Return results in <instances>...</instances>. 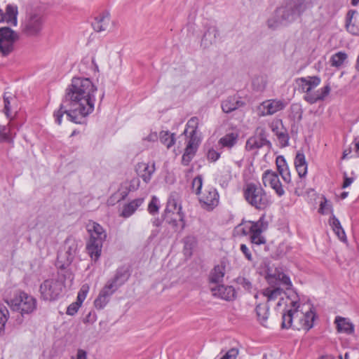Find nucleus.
Listing matches in <instances>:
<instances>
[{"label":"nucleus","instance_id":"f257e3e1","mask_svg":"<svg viewBox=\"0 0 359 359\" xmlns=\"http://www.w3.org/2000/svg\"><path fill=\"white\" fill-rule=\"evenodd\" d=\"M97 90L90 79L73 78L72 83L66 89L59 109L53 113L55 123L60 125L64 114H66L73 123H86V118L94 111Z\"/></svg>","mask_w":359,"mask_h":359},{"label":"nucleus","instance_id":"f03ea898","mask_svg":"<svg viewBox=\"0 0 359 359\" xmlns=\"http://www.w3.org/2000/svg\"><path fill=\"white\" fill-rule=\"evenodd\" d=\"M313 0H287L276 8L267 20L271 29L286 27L296 21L308 9L313 7Z\"/></svg>","mask_w":359,"mask_h":359},{"label":"nucleus","instance_id":"7ed1b4c3","mask_svg":"<svg viewBox=\"0 0 359 359\" xmlns=\"http://www.w3.org/2000/svg\"><path fill=\"white\" fill-rule=\"evenodd\" d=\"M287 298L290 299L289 308L285 309L282 316L281 327L288 329L292 326L293 320L297 319L303 329L309 330L313 326L316 318L315 312L311 308L304 313L299 310L300 304L297 294L294 292H290Z\"/></svg>","mask_w":359,"mask_h":359},{"label":"nucleus","instance_id":"20e7f679","mask_svg":"<svg viewBox=\"0 0 359 359\" xmlns=\"http://www.w3.org/2000/svg\"><path fill=\"white\" fill-rule=\"evenodd\" d=\"M46 15L43 8L39 5H28L21 20L22 34L29 38H39L43 32Z\"/></svg>","mask_w":359,"mask_h":359},{"label":"nucleus","instance_id":"39448f33","mask_svg":"<svg viewBox=\"0 0 359 359\" xmlns=\"http://www.w3.org/2000/svg\"><path fill=\"white\" fill-rule=\"evenodd\" d=\"M243 195L248 204L257 210H264L273 203L271 196L259 183L245 184L243 189Z\"/></svg>","mask_w":359,"mask_h":359},{"label":"nucleus","instance_id":"423d86ee","mask_svg":"<svg viewBox=\"0 0 359 359\" xmlns=\"http://www.w3.org/2000/svg\"><path fill=\"white\" fill-rule=\"evenodd\" d=\"M87 230L90 234V238L86 245V250L91 259L96 261L101 255L103 242L107 238V233L100 224L93 221L88 222Z\"/></svg>","mask_w":359,"mask_h":359},{"label":"nucleus","instance_id":"0eeeda50","mask_svg":"<svg viewBox=\"0 0 359 359\" xmlns=\"http://www.w3.org/2000/svg\"><path fill=\"white\" fill-rule=\"evenodd\" d=\"M264 217L256 222L244 221L237 225L234 229V233L238 236H250V241L255 245H262L266 243V238L262 236L264 230Z\"/></svg>","mask_w":359,"mask_h":359},{"label":"nucleus","instance_id":"6e6552de","mask_svg":"<svg viewBox=\"0 0 359 359\" xmlns=\"http://www.w3.org/2000/svg\"><path fill=\"white\" fill-rule=\"evenodd\" d=\"M13 311L22 314H30L36 309V299L32 295L23 292H18L9 303Z\"/></svg>","mask_w":359,"mask_h":359},{"label":"nucleus","instance_id":"1a4fd4ad","mask_svg":"<svg viewBox=\"0 0 359 359\" xmlns=\"http://www.w3.org/2000/svg\"><path fill=\"white\" fill-rule=\"evenodd\" d=\"M64 255L60 254L57 257L59 268L69 266L74 260L79 251V241L72 236L66 238L64 243Z\"/></svg>","mask_w":359,"mask_h":359},{"label":"nucleus","instance_id":"9d476101","mask_svg":"<svg viewBox=\"0 0 359 359\" xmlns=\"http://www.w3.org/2000/svg\"><path fill=\"white\" fill-rule=\"evenodd\" d=\"M62 290V283L55 279L46 280L40 286L41 297L46 301L57 299L60 296Z\"/></svg>","mask_w":359,"mask_h":359},{"label":"nucleus","instance_id":"9b49d317","mask_svg":"<svg viewBox=\"0 0 359 359\" xmlns=\"http://www.w3.org/2000/svg\"><path fill=\"white\" fill-rule=\"evenodd\" d=\"M198 201L203 209L211 211L218 205L219 195L215 188L208 187L198 196Z\"/></svg>","mask_w":359,"mask_h":359},{"label":"nucleus","instance_id":"f8f14e48","mask_svg":"<svg viewBox=\"0 0 359 359\" xmlns=\"http://www.w3.org/2000/svg\"><path fill=\"white\" fill-rule=\"evenodd\" d=\"M262 181L265 187H270L279 197L285 194V190L276 172L266 170L262 174Z\"/></svg>","mask_w":359,"mask_h":359},{"label":"nucleus","instance_id":"ddd939ff","mask_svg":"<svg viewBox=\"0 0 359 359\" xmlns=\"http://www.w3.org/2000/svg\"><path fill=\"white\" fill-rule=\"evenodd\" d=\"M287 105V102L283 100L271 99L262 102L259 109L261 116H270L283 110Z\"/></svg>","mask_w":359,"mask_h":359},{"label":"nucleus","instance_id":"4468645a","mask_svg":"<svg viewBox=\"0 0 359 359\" xmlns=\"http://www.w3.org/2000/svg\"><path fill=\"white\" fill-rule=\"evenodd\" d=\"M266 278L269 285L273 284L280 287L283 286L286 290H290L292 286L290 277L278 271H276L273 273H268Z\"/></svg>","mask_w":359,"mask_h":359},{"label":"nucleus","instance_id":"2eb2a0df","mask_svg":"<svg viewBox=\"0 0 359 359\" xmlns=\"http://www.w3.org/2000/svg\"><path fill=\"white\" fill-rule=\"evenodd\" d=\"M163 219L175 231L182 232L186 226L184 213H177L170 215H163Z\"/></svg>","mask_w":359,"mask_h":359},{"label":"nucleus","instance_id":"dca6fc26","mask_svg":"<svg viewBox=\"0 0 359 359\" xmlns=\"http://www.w3.org/2000/svg\"><path fill=\"white\" fill-rule=\"evenodd\" d=\"M156 170L155 163H138L136 165V171L138 175L145 183L151 181V177Z\"/></svg>","mask_w":359,"mask_h":359},{"label":"nucleus","instance_id":"f3484780","mask_svg":"<svg viewBox=\"0 0 359 359\" xmlns=\"http://www.w3.org/2000/svg\"><path fill=\"white\" fill-rule=\"evenodd\" d=\"M297 83L299 90L309 94L320 83V79L317 76L301 77L297 79Z\"/></svg>","mask_w":359,"mask_h":359},{"label":"nucleus","instance_id":"a211bd4d","mask_svg":"<svg viewBox=\"0 0 359 359\" xmlns=\"http://www.w3.org/2000/svg\"><path fill=\"white\" fill-rule=\"evenodd\" d=\"M18 7L15 5L8 4L6 8V12L0 8V22H6L13 26L18 25Z\"/></svg>","mask_w":359,"mask_h":359},{"label":"nucleus","instance_id":"6ab92c4d","mask_svg":"<svg viewBox=\"0 0 359 359\" xmlns=\"http://www.w3.org/2000/svg\"><path fill=\"white\" fill-rule=\"evenodd\" d=\"M330 90V86L329 85H326L323 88H321L315 92H311L309 94H305L304 100L311 104H315L318 101L324 100V99L329 95Z\"/></svg>","mask_w":359,"mask_h":359},{"label":"nucleus","instance_id":"aec40b11","mask_svg":"<svg viewBox=\"0 0 359 359\" xmlns=\"http://www.w3.org/2000/svg\"><path fill=\"white\" fill-rule=\"evenodd\" d=\"M211 290L214 296L227 301L233 299L236 294L235 290L232 286L218 285L215 287H211Z\"/></svg>","mask_w":359,"mask_h":359},{"label":"nucleus","instance_id":"412c9836","mask_svg":"<svg viewBox=\"0 0 359 359\" xmlns=\"http://www.w3.org/2000/svg\"><path fill=\"white\" fill-rule=\"evenodd\" d=\"M110 15L108 12H103L97 16L92 22L95 32H101L108 29L110 25Z\"/></svg>","mask_w":359,"mask_h":359},{"label":"nucleus","instance_id":"4be33fe9","mask_svg":"<svg viewBox=\"0 0 359 359\" xmlns=\"http://www.w3.org/2000/svg\"><path fill=\"white\" fill-rule=\"evenodd\" d=\"M337 326V330L339 333L346 334H352L355 331V326L351 321L346 318L337 316L334 320Z\"/></svg>","mask_w":359,"mask_h":359},{"label":"nucleus","instance_id":"5701e85b","mask_svg":"<svg viewBox=\"0 0 359 359\" xmlns=\"http://www.w3.org/2000/svg\"><path fill=\"white\" fill-rule=\"evenodd\" d=\"M219 34V29L216 26H210L203 36L201 46L205 48L210 47L216 42Z\"/></svg>","mask_w":359,"mask_h":359},{"label":"nucleus","instance_id":"b1692460","mask_svg":"<svg viewBox=\"0 0 359 359\" xmlns=\"http://www.w3.org/2000/svg\"><path fill=\"white\" fill-rule=\"evenodd\" d=\"M357 14L358 11L356 10H350L346 16V29L353 35H359V25L357 24L356 18H354Z\"/></svg>","mask_w":359,"mask_h":359},{"label":"nucleus","instance_id":"393cba45","mask_svg":"<svg viewBox=\"0 0 359 359\" xmlns=\"http://www.w3.org/2000/svg\"><path fill=\"white\" fill-rule=\"evenodd\" d=\"M276 163L278 173L285 183L291 182V175L285 158L283 156L276 158Z\"/></svg>","mask_w":359,"mask_h":359},{"label":"nucleus","instance_id":"a878e982","mask_svg":"<svg viewBox=\"0 0 359 359\" xmlns=\"http://www.w3.org/2000/svg\"><path fill=\"white\" fill-rule=\"evenodd\" d=\"M182 209V205L179 203L178 198H175V196L172 194L168 199L167 205L164 210L163 215H170L175 213H183Z\"/></svg>","mask_w":359,"mask_h":359},{"label":"nucleus","instance_id":"bb28decb","mask_svg":"<svg viewBox=\"0 0 359 359\" xmlns=\"http://www.w3.org/2000/svg\"><path fill=\"white\" fill-rule=\"evenodd\" d=\"M143 202L144 199L142 198L134 199L123 207V210L120 215L125 218L130 217L135 213L137 208L143 204Z\"/></svg>","mask_w":359,"mask_h":359},{"label":"nucleus","instance_id":"cd10ccee","mask_svg":"<svg viewBox=\"0 0 359 359\" xmlns=\"http://www.w3.org/2000/svg\"><path fill=\"white\" fill-rule=\"evenodd\" d=\"M294 165L299 177L302 178L307 174V163L305 155L298 151L294 158Z\"/></svg>","mask_w":359,"mask_h":359},{"label":"nucleus","instance_id":"c85d7f7f","mask_svg":"<svg viewBox=\"0 0 359 359\" xmlns=\"http://www.w3.org/2000/svg\"><path fill=\"white\" fill-rule=\"evenodd\" d=\"M270 144L264 135L259 136L252 137L247 140L246 149L248 150H253L255 149L261 148L266 144Z\"/></svg>","mask_w":359,"mask_h":359},{"label":"nucleus","instance_id":"c756f323","mask_svg":"<svg viewBox=\"0 0 359 359\" xmlns=\"http://www.w3.org/2000/svg\"><path fill=\"white\" fill-rule=\"evenodd\" d=\"M262 294L266 297L267 302L275 301L280 297L283 293V289L273 284L264 289L262 292Z\"/></svg>","mask_w":359,"mask_h":359},{"label":"nucleus","instance_id":"7c9ffc66","mask_svg":"<svg viewBox=\"0 0 359 359\" xmlns=\"http://www.w3.org/2000/svg\"><path fill=\"white\" fill-rule=\"evenodd\" d=\"M238 135L236 133H229L221 137L218 141V144L221 147L231 149L238 142Z\"/></svg>","mask_w":359,"mask_h":359},{"label":"nucleus","instance_id":"2f4dec72","mask_svg":"<svg viewBox=\"0 0 359 359\" xmlns=\"http://www.w3.org/2000/svg\"><path fill=\"white\" fill-rule=\"evenodd\" d=\"M243 102L237 100L235 97H229L222 102V109L224 113H231L243 105Z\"/></svg>","mask_w":359,"mask_h":359},{"label":"nucleus","instance_id":"473e14b6","mask_svg":"<svg viewBox=\"0 0 359 359\" xmlns=\"http://www.w3.org/2000/svg\"><path fill=\"white\" fill-rule=\"evenodd\" d=\"M61 271L58 274V279L56 280L61 281L63 284V288L71 287L74 280V274L70 270H65L64 268H60Z\"/></svg>","mask_w":359,"mask_h":359},{"label":"nucleus","instance_id":"72a5a7b5","mask_svg":"<svg viewBox=\"0 0 359 359\" xmlns=\"http://www.w3.org/2000/svg\"><path fill=\"white\" fill-rule=\"evenodd\" d=\"M225 274V266L223 265L215 266L210 275L211 283H219L222 281Z\"/></svg>","mask_w":359,"mask_h":359},{"label":"nucleus","instance_id":"f704fd0d","mask_svg":"<svg viewBox=\"0 0 359 359\" xmlns=\"http://www.w3.org/2000/svg\"><path fill=\"white\" fill-rule=\"evenodd\" d=\"M161 142L164 144L167 149H170L175 143V133H170L169 131H161L159 134Z\"/></svg>","mask_w":359,"mask_h":359},{"label":"nucleus","instance_id":"c9c22d12","mask_svg":"<svg viewBox=\"0 0 359 359\" xmlns=\"http://www.w3.org/2000/svg\"><path fill=\"white\" fill-rule=\"evenodd\" d=\"M18 34L8 27L0 28V40L2 41H17Z\"/></svg>","mask_w":359,"mask_h":359},{"label":"nucleus","instance_id":"e433bc0d","mask_svg":"<svg viewBox=\"0 0 359 359\" xmlns=\"http://www.w3.org/2000/svg\"><path fill=\"white\" fill-rule=\"evenodd\" d=\"M255 311L258 318V320L262 325L267 320L269 315V307L266 304H259L257 305Z\"/></svg>","mask_w":359,"mask_h":359},{"label":"nucleus","instance_id":"4c0bfd02","mask_svg":"<svg viewBox=\"0 0 359 359\" xmlns=\"http://www.w3.org/2000/svg\"><path fill=\"white\" fill-rule=\"evenodd\" d=\"M16 101L15 97L11 95V93H5L4 95V112L6 117L10 120L12 119L11 116V104Z\"/></svg>","mask_w":359,"mask_h":359},{"label":"nucleus","instance_id":"58836bf2","mask_svg":"<svg viewBox=\"0 0 359 359\" xmlns=\"http://www.w3.org/2000/svg\"><path fill=\"white\" fill-rule=\"evenodd\" d=\"M16 41L0 40V53L2 56H8L14 50V44Z\"/></svg>","mask_w":359,"mask_h":359},{"label":"nucleus","instance_id":"ea45409f","mask_svg":"<svg viewBox=\"0 0 359 359\" xmlns=\"http://www.w3.org/2000/svg\"><path fill=\"white\" fill-rule=\"evenodd\" d=\"M128 279L127 271L123 269H118L116 273L110 281L115 285H118V287L123 285Z\"/></svg>","mask_w":359,"mask_h":359},{"label":"nucleus","instance_id":"a19ab883","mask_svg":"<svg viewBox=\"0 0 359 359\" xmlns=\"http://www.w3.org/2000/svg\"><path fill=\"white\" fill-rule=\"evenodd\" d=\"M347 59V54L339 51L334 54L330 59L331 65L335 67H341Z\"/></svg>","mask_w":359,"mask_h":359},{"label":"nucleus","instance_id":"79ce46f5","mask_svg":"<svg viewBox=\"0 0 359 359\" xmlns=\"http://www.w3.org/2000/svg\"><path fill=\"white\" fill-rule=\"evenodd\" d=\"M303 109L301 104L294 103L290 106V116L297 121H300L302 118Z\"/></svg>","mask_w":359,"mask_h":359},{"label":"nucleus","instance_id":"37998d69","mask_svg":"<svg viewBox=\"0 0 359 359\" xmlns=\"http://www.w3.org/2000/svg\"><path fill=\"white\" fill-rule=\"evenodd\" d=\"M118 288V285H115L109 280L104 287L101 290L100 293L107 299H110L111 296L117 290Z\"/></svg>","mask_w":359,"mask_h":359},{"label":"nucleus","instance_id":"c03bdc74","mask_svg":"<svg viewBox=\"0 0 359 359\" xmlns=\"http://www.w3.org/2000/svg\"><path fill=\"white\" fill-rule=\"evenodd\" d=\"M9 317V312L6 306L0 303V334L4 330L6 323Z\"/></svg>","mask_w":359,"mask_h":359},{"label":"nucleus","instance_id":"a18cd8bd","mask_svg":"<svg viewBox=\"0 0 359 359\" xmlns=\"http://www.w3.org/2000/svg\"><path fill=\"white\" fill-rule=\"evenodd\" d=\"M318 212L322 215H327L329 213L333 214L332 204L331 201H328L325 197L323 198L320 202Z\"/></svg>","mask_w":359,"mask_h":359},{"label":"nucleus","instance_id":"49530a36","mask_svg":"<svg viewBox=\"0 0 359 359\" xmlns=\"http://www.w3.org/2000/svg\"><path fill=\"white\" fill-rule=\"evenodd\" d=\"M203 187V177L201 175H198L196 177L193 179L192 183H191V189L193 192L195 193L196 195L199 196L203 192L202 190Z\"/></svg>","mask_w":359,"mask_h":359},{"label":"nucleus","instance_id":"de8ad7c7","mask_svg":"<svg viewBox=\"0 0 359 359\" xmlns=\"http://www.w3.org/2000/svg\"><path fill=\"white\" fill-rule=\"evenodd\" d=\"M159 208L160 202L158 198L155 196H152L151 200L148 205V212L151 215H154L158 212Z\"/></svg>","mask_w":359,"mask_h":359},{"label":"nucleus","instance_id":"09e8293b","mask_svg":"<svg viewBox=\"0 0 359 359\" xmlns=\"http://www.w3.org/2000/svg\"><path fill=\"white\" fill-rule=\"evenodd\" d=\"M252 86L257 91H263L266 86V81L263 76H257L253 79Z\"/></svg>","mask_w":359,"mask_h":359},{"label":"nucleus","instance_id":"8fccbe9b","mask_svg":"<svg viewBox=\"0 0 359 359\" xmlns=\"http://www.w3.org/2000/svg\"><path fill=\"white\" fill-rule=\"evenodd\" d=\"M236 283L241 285L245 290L250 292L252 290V282L244 276H238L236 278Z\"/></svg>","mask_w":359,"mask_h":359},{"label":"nucleus","instance_id":"3c124183","mask_svg":"<svg viewBox=\"0 0 359 359\" xmlns=\"http://www.w3.org/2000/svg\"><path fill=\"white\" fill-rule=\"evenodd\" d=\"M196 151L193 149L186 148L182 157V163L184 165H188L194 158Z\"/></svg>","mask_w":359,"mask_h":359},{"label":"nucleus","instance_id":"603ef678","mask_svg":"<svg viewBox=\"0 0 359 359\" xmlns=\"http://www.w3.org/2000/svg\"><path fill=\"white\" fill-rule=\"evenodd\" d=\"M276 136L282 147H287L289 144V135L286 128L280 131Z\"/></svg>","mask_w":359,"mask_h":359},{"label":"nucleus","instance_id":"864d4df0","mask_svg":"<svg viewBox=\"0 0 359 359\" xmlns=\"http://www.w3.org/2000/svg\"><path fill=\"white\" fill-rule=\"evenodd\" d=\"M269 126L275 135H277L280 131H282L285 128L283 126V121L279 118L273 120Z\"/></svg>","mask_w":359,"mask_h":359},{"label":"nucleus","instance_id":"5fc2aeb1","mask_svg":"<svg viewBox=\"0 0 359 359\" xmlns=\"http://www.w3.org/2000/svg\"><path fill=\"white\" fill-rule=\"evenodd\" d=\"M109 302V299L99 293V295L94 301V305L96 309H102L105 307V306L108 304Z\"/></svg>","mask_w":359,"mask_h":359},{"label":"nucleus","instance_id":"6e6d98bb","mask_svg":"<svg viewBox=\"0 0 359 359\" xmlns=\"http://www.w3.org/2000/svg\"><path fill=\"white\" fill-rule=\"evenodd\" d=\"M10 128L6 126H0V142H11Z\"/></svg>","mask_w":359,"mask_h":359},{"label":"nucleus","instance_id":"4d7b16f0","mask_svg":"<svg viewBox=\"0 0 359 359\" xmlns=\"http://www.w3.org/2000/svg\"><path fill=\"white\" fill-rule=\"evenodd\" d=\"M198 142H199V140L196 137V133L190 132V138L188 141L186 148L193 149L194 150L196 151L197 146L198 144Z\"/></svg>","mask_w":359,"mask_h":359},{"label":"nucleus","instance_id":"13d9d810","mask_svg":"<svg viewBox=\"0 0 359 359\" xmlns=\"http://www.w3.org/2000/svg\"><path fill=\"white\" fill-rule=\"evenodd\" d=\"M239 351L237 348H232L227 351L219 359H236Z\"/></svg>","mask_w":359,"mask_h":359},{"label":"nucleus","instance_id":"bf43d9fd","mask_svg":"<svg viewBox=\"0 0 359 359\" xmlns=\"http://www.w3.org/2000/svg\"><path fill=\"white\" fill-rule=\"evenodd\" d=\"M198 126V118L196 116L191 117L187 123V128H191L194 133H196Z\"/></svg>","mask_w":359,"mask_h":359},{"label":"nucleus","instance_id":"052dcab7","mask_svg":"<svg viewBox=\"0 0 359 359\" xmlns=\"http://www.w3.org/2000/svg\"><path fill=\"white\" fill-rule=\"evenodd\" d=\"M89 287L88 285H83L78 293L77 301L81 304L85 300L87 296V293L88 292Z\"/></svg>","mask_w":359,"mask_h":359},{"label":"nucleus","instance_id":"680f3d73","mask_svg":"<svg viewBox=\"0 0 359 359\" xmlns=\"http://www.w3.org/2000/svg\"><path fill=\"white\" fill-rule=\"evenodd\" d=\"M81 304L79 303L78 302H74L71 304L67 309V314L69 316H74L75 313H77L80 306Z\"/></svg>","mask_w":359,"mask_h":359},{"label":"nucleus","instance_id":"e2e57ef3","mask_svg":"<svg viewBox=\"0 0 359 359\" xmlns=\"http://www.w3.org/2000/svg\"><path fill=\"white\" fill-rule=\"evenodd\" d=\"M207 157L209 161L215 162L216 161H217L219 158L220 153H219L218 151H217L216 150H215L213 149H210L208 152Z\"/></svg>","mask_w":359,"mask_h":359},{"label":"nucleus","instance_id":"0e129e2a","mask_svg":"<svg viewBox=\"0 0 359 359\" xmlns=\"http://www.w3.org/2000/svg\"><path fill=\"white\" fill-rule=\"evenodd\" d=\"M240 250L248 261H252L251 252L245 244H241L240 246Z\"/></svg>","mask_w":359,"mask_h":359},{"label":"nucleus","instance_id":"69168bd1","mask_svg":"<svg viewBox=\"0 0 359 359\" xmlns=\"http://www.w3.org/2000/svg\"><path fill=\"white\" fill-rule=\"evenodd\" d=\"M333 231L335 232V233L337 235L338 238L341 241H346V234H345V232H344V229H342L341 226L334 228Z\"/></svg>","mask_w":359,"mask_h":359},{"label":"nucleus","instance_id":"338daca9","mask_svg":"<svg viewBox=\"0 0 359 359\" xmlns=\"http://www.w3.org/2000/svg\"><path fill=\"white\" fill-rule=\"evenodd\" d=\"M354 179L353 177H349L347 176V174L345 172L344 174V182L342 184V188L345 189L349 187L353 182Z\"/></svg>","mask_w":359,"mask_h":359},{"label":"nucleus","instance_id":"774afa93","mask_svg":"<svg viewBox=\"0 0 359 359\" xmlns=\"http://www.w3.org/2000/svg\"><path fill=\"white\" fill-rule=\"evenodd\" d=\"M354 156L356 158L359 157V137H355L354 139Z\"/></svg>","mask_w":359,"mask_h":359}]
</instances>
